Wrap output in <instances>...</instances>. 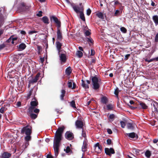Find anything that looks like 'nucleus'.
I'll use <instances>...</instances> for the list:
<instances>
[{"label": "nucleus", "mask_w": 158, "mask_h": 158, "mask_svg": "<svg viewBox=\"0 0 158 158\" xmlns=\"http://www.w3.org/2000/svg\"><path fill=\"white\" fill-rule=\"evenodd\" d=\"M65 129L64 126L59 127L56 130L55 134L54 140L53 148L55 152V155L56 157L59 152L60 144L62 140V134Z\"/></svg>", "instance_id": "nucleus-1"}, {"label": "nucleus", "mask_w": 158, "mask_h": 158, "mask_svg": "<svg viewBox=\"0 0 158 158\" xmlns=\"http://www.w3.org/2000/svg\"><path fill=\"white\" fill-rule=\"evenodd\" d=\"M32 133V127H29L28 125L24 127L21 130V133L22 134H25L26 136L24 139L26 142H28L31 139V135Z\"/></svg>", "instance_id": "nucleus-2"}, {"label": "nucleus", "mask_w": 158, "mask_h": 158, "mask_svg": "<svg viewBox=\"0 0 158 158\" xmlns=\"http://www.w3.org/2000/svg\"><path fill=\"white\" fill-rule=\"evenodd\" d=\"M71 6L73 8L74 11L77 13H80V18L83 21H85V18L84 14L83 13L84 7L82 6L81 7H79L78 6L75 5L74 4L72 3Z\"/></svg>", "instance_id": "nucleus-3"}, {"label": "nucleus", "mask_w": 158, "mask_h": 158, "mask_svg": "<svg viewBox=\"0 0 158 158\" xmlns=\"http://www.w3.org/2000/svg\"><path fill=\"white\" fill-rule=\"evenodd\" d=\"M90 78L91 80L92 83L93 85V89L95 90L99 89L100 85L98 82L99 80L101 81V80L99 79L96 76H91Z\"/></svg>", "instance_id": "nucleus-4"}, {"label": "nucleus", "mask_w": 158, "mask_h": 158, "mask_svg": "<svg viewBox=\"0 0 158 158\" xmlns=\"http://www.w3.org/2000/svg\"><path fill=\"white\" fill-rule=\"evenodd\" d=\"M50 20L52 21V20L56 23L57 25V28H60L61 27V22L55 16H52L50 17Z\"/></svg>", "instance_id": "nucleus-5"}, {"label": "nucleus", "mask_w": 158, "mask_h": 158, "mask_svg": "<svg viewBox=\"0 0 158 158\" xmlns=\"http://www.w3.org/2000/svg\"><path fill=\"white\" fill-rule=\"evenodd\" d=\"M38 105V102L37 100L31 101L30 102L31 106L29 107L28 110H29V111L32 112V110L34 108L36 107Z\"/></svg>", "instance_id": "nucleus-6"}, {"label": "nucleus", "mask_w": 158, "mask_h": 158, "mask_svg": "<svg viewBox=\"0 0 158 158\" xmlns=\"http://www.w3.org/2000/svg\"><path fill=\"white\" fill-rule=\"evenodd\" d=\"M105 152L106 155L110 156L111 154L115 153V151L114 149L112 148H105Z\"/></svg>", "instance_id": "nucleus-7"}, {"label": "nucleus", "mask_w": 158, "mask_h": 158, "mask_svg": "<svg viewBox=\"0 0 158 158\" xmlns=\"http://www.w3.org/2000/svg\"><path fill=\"white\" fill-rule=\"evenodd\" d=\"M65 138L69 140H72L74 138L73 134L70 131H67L65 134Z\"/></svg>", "instance_id": "nucleus-8"}, {"label": "nucleus", "mask_w": 158, "mask_h": 158, "mask_svg": "<svg viewBox=\"0 0 158 158\" xmlns=\"http://www.w3.org/2000/svg\"><path fill=\"white\" fill-rule=\"evenodd\" d=\"M75 125L77 128L83 129V123L82 121L77 120L75 122Z\"/></svg>", "instance_id": "nucleus-9"}, {"label": "nucleus", "mask_w": 158, "mask_h": 158, "mask_svg": "<svg viewBox=\"0 0 158 158\" xmlns=\"http://www.w3.org/2000/svg\"><path fill=\"white\" fill-rule=\"evenodd\" d=\"M29 7L27 6L26 4L23 2L21 3L20 4L19 9L22 11H24L27 10L29 9Z\"/></svg>", "instance_id": "nucleus-10"}, {"label": "nucleus", "mask_w": 158, "mask_h": 158, "mask_svg": "<svg viewBox=\"0 0 158 158\" xmlns=\"http://www.w3.org/2000/svg\"><path fill=\"white\" fill-rule=\"evenodd\" d=\"M11 156V153L4 152L1 153L0 155V158H9Z\"/></svg>", "instance_id": "nucleus-11"}, {"label": "nucleus", "mask_w": 158, "mask_h": 158, "mask_svg": "<svg viewBox=\"0 0 158 158\" xmlns=\"http://www.w3.org/2000/svg\"><path fill=\"white\" fill-rule=\"evenodd\" d=\"M95 147V150H97L96 151L98 153H100L101 152L102 150V147L101 145H100L99 143H97L94 146Z\"/></svg>", "instance_id": "nucleus-12"}, {"label": "nucleus", "mask_w": 158, "mask_h": 158, "mask_svg": "<svg viewBox=\"0 0 158 158\" xmlns=\"http://www.w3.org/2000/svg\"><path fill=\"white\" fill-rule=\"evenodd\" d=\"M57 39L58 40H61L62 39V33L61 32L60 28H57Z\"/></svg>", "instance_id": "nucleus-13"}, {"label": "nucleus", "mask_w": 158, "mask_h": 158, "mask_svg": "<svg viewBox=\"0 0 158 158\" xmlns=\"http://www.w3.org/2000/svg\"><path fill=\"white\" fill-rule=\"evenodd\" d=\"M28 114H29V116L31 118L33 119H36L37 117L38 116V115L36 114L33 113L32 112H32H30L29 111V110H28Z\"/></svg>", "instance_id": "nucleus-14"}, {"label": "nucleus", "mask_w": 158, "mask_h": 158, "mask_svg": "<svg viewBox=\"0 0 158 158\" xmlns=\"http://www.w3.org/2000/svg\"><path fill=\"white\" fill-rule=\"evenodd\" d=\"M87 141H84L83 146L82 147V150L83 152H85L87 151Z\"/></svg>", "instance_id": "nucleus-15"}, {"label": "nucleus", "mask_w": 158, "mask_h": 158, "mask_svg": "<svg viewBox=\"0 0 158 158\" xmlns=\"http://www.w3.org/2000/svg\"><path fill=\"white\" fill-rule=\"evenodd\" d=\"M17 47L19 51H22L26 48V46L25 44L22 43L20 44L19 46H18Z\"/></svg>", "instance_id": "nucleus-16"}, {"label": "nucleus", "mask_w": 158, "mask_h": 158, "mask_svg": "<svg viewBox=\"0 0 158 158\" xmlns=\"http://www.w3.org/2000/svg\"><path fill=\"white\" fill-rule=\"evenodd\" d=\"M143 59L144 60L145 62H148V63H150L154 61H158V57L151 59L149 60H148V58H144Z\"/></svg>", "instance_id": "nucleus-17"}, {"label": "nucleus", "mask_w": 158, "mask_h": 158, "mask_svg": "<svg viewBox=\"0 0 158 158\" xmlns=\"http://www.w3.org/2000/svg\"><path fill=\"white\" fill-rule=\"evenodd\" d=\"M60 60L63 63H65L66 60V55L64 54H61L60 55Z\"/></svg>", "instance_id": "nucleus-18"}, {"label": "nucleus", "mask_w": 158, "mask_h": 158, "mask_svg": "<svg viewBox=\"0 0 158 158\" xmlns=\"http://www.w3.org/2000/svg\"><path fill=\"white\" fill-rule=\"evenodd\" d=\"M61 94L60 96V99L61 101H63L64 100V97L65 96L66 91L64 89H62L61 90Z\"/></svg>", "instance_id": "nucleus-19"}, {"label": "nucleus", "mask_w": 158, "mask_h": 158, "mask_svg": "<svg viewBox=\"0 0 158 158\" xmlns=\"http://www.w3.org/2000/svg\"><path fill=\"white\" fill-rule=\"evenodd\" d=\"M56 47L59 51V53L60 51V50L61 48L62 44L61 43H60L59 41H56Z\"/></svg>", "instance_id": "nucleus-20"}, {"label": "nucleus", "mask_w": 158, "mask_h": 158, "mask_svg": "<svg viewBox=\"0 0 158 158\" xmlns=\"http://www.w3.org/2000/svg\"><path fill=\"white\" fill-rule=\"evenodd\" d=\"M152 19L155 23V25H158V16L157 15H155L152 17Z\"/></svg>", "instance_id": "nucleus-21"}, {"label": "nucleus", "mask_w": 158, "mask_h": 158, "mask_svg": "<svg viewBox=\"0 0 158 158\" xmlns=\"http://www.w3.org/2000/svg\"><path fill=\"white\" fill-rule=\"evenodd\" d=\"M126 135L128 136L129 137L131 138H134L136 136H137V138H138L137 135L134 132H132L130 133H127Z\"/></svg>", "instance_id": "nucleus-22"}, {"label": "nucleus", "mask_w": 158, "mask_h": 158, "mask_svg": "<svg viewBox=\"0 0 158 158\" xmlns=\"http://www.w3.org/2000/svg\"><path fill=\"white\" fill-rule=\"evenodd\" d=\"M96 16H97L98 18L102 19H104V15L101 12H97L96 14Z\"/></svg>", "instance_id": "nucleus-23"}, {"label": "nucleus", "mask_w": 158, "mask_h": 158, "mask_svg": "<svg viewBox=\"0 0 158 158\" xmlns=\"http://www.w3.org/2000/svg\"><path fill=\"white\" fill-rule=\"evenodd\" d=\"M42 20L45 24H48L49 23V19L46 16L43 17L42 18Z\"/></svg>", "instance_id": "nucleus-24"}, {"label": "nucleus", "mask_w": 158, "mask_h": 158, "mask_svg": "<svg viewBox=\"0 0 158 158\" xmlns=\"http://www.w3.org/2000/svg\"><path fill=\"white\" fill-rule=\"evenodd\" d=\"M81 86L85 89H88L89 88V85L86 84L85 83L84 81L82 80H81Z\"/></svg>", "instance_id": "nucleus-25"}, {"label": "nucleus", "mask_w": 158, "mask_h": 158, "mask_svg": "<svg viewBox=\"0 0 158 158\" xmlns=\"http://www.w3.org/2000/svg\"><path fill=\"white\" fill-rule=\"evenodd\" d=\"M72 69L69 66L65 70V73L68 75H69L72 72Z\"/></svg>", "instance_id": "nucleus-26"}, {"label": "nucleus", "mask_w": 158, "mask_h": 158, "mask_svg": "<svg viewBox=\"0 0 158 158\" xmlns=\"http://www.w3.org/2000/svg\"><path fill=\"white\" fill-rule=\"evenodd\" d=\"M101 102L103 104H106L108 102V99L106 96H103L101 98Z\"/></svg>", "instance_id": "nucleus-27"}, {"label": "nucleus", "mask_w": 158, "mask_h": 158, "mask_svg": "<svg viewBox=\"0 0 158 158\" xmlns=\"http://www.w3.org/2000/svg\"><path fill=\"white\" fill-rule=\"evenodd\" d=\"M76 55L78 57L81 58L83 56V53L81 51L78 50L76 52Z\"/></svg>", "instance_id": "nucleus-28"}, {"label": "nucleus", "mask_w": 158, "mask_h": 158, "mask_svg": "<svg viewBox=\"0 0 158 158\" xmlns=\"http://www.w3.org/2000/svg\"><path fill=\"white\" fill-rule=\"evenodd\" d=\"M140 106H141L142 108L143 109H146L147 108L148 106L146 105V104L143 102H140L139 104Z\"/></svg>", "instance_id": "nucleus-29"}, {"label": "nucleus", "mask_w": 158, "mask_h": 158, "mask_svg": "<svg viewBox=\"0 0 158 158\" xmlns=\"http://www.w3.org/2000/svg\"><path fill=\"white\" fill-rule=\"evenodd\" d=\"M153 106L154 109V111L157 112V108H158V103L157 102H155L154 103H153Z\"/></svg>", "instance_id": "nucleus-30"}, {"label": "nucleus", "mask_w": 158, "mask_h": 158, "mask_svg": "<svg viewBox=\"0 0 158 158\" xmlns=\"http://www.w3.org/2000/svg\"><path fill=\"white\" fill-rule=\"evenodd\" d=\"M110 121H113L115 118V115L114 114H111L109 115L108 117Z\"/></svg>", "instance_id": "nucleus-31"}, {"label": "nucleus", "mask_w": 158, "mask_h": 158, "mask_svg": "<svg viewBox=\"0 0 158 158\" xmlns=\"http://www.w3.org/2000/svg\"><path fill=\"white\" fill-rule=\"evenodd\" d=\"M40 110L36 108V107L33 109L32 110V112H34L35 114H38L40 112Z\"/></svg>", "instance_id": "nucleus-32"}, {"label": "nucleus", "mask_w": 158, "mask_h": 158, "mask_svg": "<svg viewBox=\"0 0 158 158\" xmlns=\"http://www.w3.org/2000/svg\"><path fill=\"white\" fill-rule=\"evenodd\" d=\"M127 127L128 129H133L134 127L132 123H128L127 124Z\"/></svg>", "instance_id": "nucleus-33"}, {"label": "nucleus", "mask_w": 158, "mask_h": 158, "mask_svg": "<svg viewBox=\"0 0 158 158\" xmlns=\"http://www.w3.org/2000/svg\"><path fill=\"white\" fill-rule=\"evenodd\" d=\"M145 156L148 157L149 158L151 156V153L149 150H147L145 152Z\"/></svg>", "instance_id": "nucleus-34"}, {"label": "nucleus", "mask_w": 158, "mask_h": 158, "mask_svg": "<svg viewBox=\"0 0 158 158\" xmlns=\"http://www.w3.org/2000/svg\"><path fill=\"white\" fill-rule=\"evenodd\" d=\"M87 41L89 44V43H90L91 44H93L94 41L92 39L91 37L89 38H87Z\"/></svg>", "instance_id": "nucleus-35"}, {"label": "nucleus", "mask_w": 158, "mask_h": 158, "mask_svg": "<svg viewBox=\"0 0 158 158\" xmlns=\"http://www.w3.org/2000/svg\"><path fill=\"white\" fill-rule=\"evenodd\" d=\"M70 105L73 108H76L75 102L74 100L70 102Z\"/></svg>", "instance_id": "nucleus-36"}, {"label": "nucleus", "mask_w": 158, "mask_h": 158, "mask_svg": "<svg viewBox=\"0 0 158 158\" xmlns=\"http://www.w3.org/2000/svg\"><path fill=\"white\" fill-rule=\"evenodd\" d=\"M33 89H31L29 91V93L27 95V98L29 99L30 98L31 95H32L33 91Z\"/></svg>", "instance_id": "nucleus-37"}, {"label": "nucleus", "mask_w": 158, "mask_h": 158, "mask_svg": "<svg viewBox=\"0 0 158 158\" xmlns=\"http://www.w3.org/2000/svg\"><path fill=\"white\" fill-rule=\"evenodd\" d=\"M72 81H73L72 80H70L68 81V82L67 83L68 87L69 88H71L72 87Z\"/></svg>", "instance_id": "nucleus-38"}, {"label": "nucleus", "mask_w": 158, "mask_h": 158, "mask_svg": "<svg viewBox=\"0 0 158 158\" xmlns=\"http://www.w3.org/2000/svg\"><path fill=\"white\" fill-rule=\"evenodd\" d=\"M4 18L2 15H0V27H1V24L3 23Z\"/></svg>", "instance_id": "nucleus-39"}, {"label": "nucleus", "mask_w": 158, "mask_h": 158, "mask_svg": "<svg viewBox=\"0 0 158 158\" xmlns=\"http://www.w3.org/2000/svg\"><path fill=\"white\" fill-rule=\"evenodd\" d=\"M91 33L89 30H85L84 34L86 36H88L90 35Z\"/></svg>", "instance_id": "nucleus-40"}, {"label": "nucleus", "mask_w": 158, "mask_h": 158, "mask_svg": "<svg viewBox=\"0 0 158 158\" xmlns=\"http://www.w3.org/2000/svg\"><path fill=\"white\" fill-rule=\"evenodd\" d=\"M38 81V79L35 78L31 80H30V83H32V84L34 83H36Z\"/></svg>", "instance_id": "nucleus-41"}, {"label": "nucleus", "mask_w": 158, "mask_h": 158, "mask_svg": "<svg viewBox=\"0 0 158 158\" xmlns=\"http://www.w3.org/2000/svg\"><path fill=\"white\" fill-rule=\"evenodd\" d=\"M120 29L121 31L123 33H126L127 32V30L124 27H121L120 28Z\"/></svg>", "instance_id": "nucleus-42"}, {"label": "nucleus", "mask_w": 158, "mask_h": 158, "mask_svg": "<svg viewBox=\"0 0 158 158\" xmlns=\"http://www.w3.org/2000/svg\"><path fill=\"white\" fill-rule=\"evenodd\" d=\"M82 129V137H84V138H86V134L85 131L83 129Z\"/></svg>", "instance_id": "nucleus-43"}, {"label": "nucleus", "mask_w": 158, "mask_h": 158, "mask_svg": "<svg viewBox=\"0 0 158 158\" xmlns=\"http://www.w3.org/2000/svg\"><path fill=\"white\" fill-rule=\"evenodd\" d=\"M6 110L5 107L4 106H2L0 109V112L3 114Z\"/></svg>", "instance_id": "nucleus-44"}, {"label": "nucleus", "mask_w": 158, "mask_h": 158, "mask_svg": "<svg viewBox=\"0 0 158 158\" xmlns=\"http://www.w3.org/2000/svg\"><path fill=\"white\" fill-rule=\"evenodd\" d=\"M120 124L121 125V127L123 128H124L126 126L125 123L122 121L120 122Z\"/></svg>", "instance_id": "nucleus-45"}, {"label": "nucleus", "mask_w": 158, "mask_h": 158, "mask_svg": "<svg viewBox=\"0 0 158 158\" xmlns=\"http://www.w3.org/2000/svg\"><path fill=\"white\" fill-rule=\"evenodd\" d=\"M106 106L107 110H112L113 108L112 105L110 104Z\"/></svg>", "instance_id": "nucleus-46"}, {"label": "nucleus", "mask_w": 158, "mask_h": 158, "mask_svg": "<svg viewBox=\"0 0 158 158\" xmlns=\"http://www.w3.org/2000/svg\"><path fill=\"white\" fill-rule=\"evenodd\" d=\"M64 150L67 153H69L71 151L70 147L69 146H67L66 149H64Z\"/></svg>", "instance_id": "nucleus-47"}, {"label": "nucleus", "mask_w": 158, "mask_h": 158, "mask_svg": "<svg viewBox=\"0 0 158 158\" xmlns=\"http://www.w3.org/2000/svg\"><path fill=\"white\" fill-rule=\"evenodd\" d=\"M11 36L12 37L11 43L12 44H14V41L17 40V38L15 37H14V35H12Z\"/></svg>", "instance_id": "nucleus-48"}, {"label": "nucleus", "mask_w": 158, "mask_h": 158, "mask_svg": "<svg viewBox=\"0 0 158 158\" xmlns=\"http://www.w3.org/2000/svg\"><path fill=\"white\" fill-rule=\"evenodd\" d=\"M119 93L118 89V88H116L114 90V94L116 95L117 97H118Z\"/></svg>", "instance_id": "nucleus-49"}, {"label": "nucleus", "mask_w": 158, "mask_h": 158, "mask_svg": "<svg viewBox=\"0 0 158 158\" xmlns=\"http://www.w3.org/2000/svg\"><path fill=\"white\" fill-rule=\"evenodd\" d=\"M106 142L108 145H110L112 143L111 140L110 139H108L106 140Z\"/></svg>", "instance_id": "nucleus-50"}, {"label": "nucleus", "mask_w": 158, "mask_h": 158, "mask_svg": "<svg viewBox=\"0 0 158 158\" xmlns=\"http://www.w3.org/2000/svg\"><path fill=\"white\" fill-rule=\"evenodd\" d=\"M91 10L89 8L87 10L86 12V14L87 15H88V16H89L91 14Z\"/></svg>", "instance_id": "nucleus-51"}, {"label": "nucleus", "mask_w": 158, "mask_h": 158, "mask_svg": "<svg viewBox=\"0 0 158 158\" xmlns=\"http://www.w3.org/2000/svg\"><path fill=\"white\" fill-rule=\"evenodd\" d=\"M6 47L5 45L3 44H2L0 45V51Z\"/></svg>", "instance_id": "nucleus-52"}, {"label": "nucleus", "mask_w": 158, "mask_h": 158, "mask_svg": "<svg viewBox=\"0 0 158 158\" xmlns=\"http://www.w3.org/2000/svg\"><path fill=\"white\" fill-rule=\"evenodd\" d=\"M95 54V51L93 49H91V54L90 55L92 56H94Z\"/></svg>", "instance_id": "nucleus-53"}, {"label": "nucleus", "mask_w": 158, "mask_h": 158, "mask_svg": "<svg viewBox=\"0 0 158 158\" xmlns=\"http://www.w3.org/2000/svg\"><path fill=\"white\" fill-rule=\"evenodd\" d=\"M42 11H40L37 14V15L39 17H41L42 15Z\"/></svg>", "instance_id": "nucleus-54"}, {"label": "nucleus", "mask_w": 158, "mask_h": 158, "mask_svg": "<svg viewBox=\"0 0 158 158\" xmlns=\"http://www.w3.org/2000/svg\"><path fill=\"white\" fill-rule=\"evenodd\" d=\"M107 132L109 134H111L112 133V132L111 129L108 128L107 129Z\"/></svg>", "instance_id": "nucleus-55"}, {"label": "nucleus", "mask_w": 158, "mask_h": 158, "mask_svg": "<svg viewBox=\"0 0 158 158\" xmlns=\"http://www.w3.org/2000/svg\"><path fill=\"white\" fill-rule=\"evenodd\" d=\"M130 56V54H127L125 56V58H124L125 60H127L128 59V58H129V57Z\"/></svg>", "instance_id": "nucleus-56"}, {"label": "nucleus", "mask_w": 158, "mask_h": 158, "mask_svg": "<svg viewBox=\"0 0 158 158\" xmlns=\"http://www.w3.org/2000/svg\"><path fill=\"white\" fill-rule=\"evenodd\" d=\"M37 32V31H31L29 32V34L31 35L34 33H36Z\"/></svg>", "instance_id": "nucleus-57"}, {"label": "nucleus", "mask_w": 158, "mask_h": 158, "mask_svg": "<svg viewBox=\"0 0 158 158\" xmlns=\"http://www.w3.org/2000/svg\"><path fill=\"white\" fill-rule=\"evenodd\" d=\"M40 73H37V74L36 75L35 77V78L36 79H37L38 80L39 77L40 75Z\"/></svg>", "instance_id": "nucleus-58"}, {"label": "nucleus", "mask_w": 158, "mask_h": 158, "mask_svg": "<svg viewBox=\"0 0 158 158\" xmlns=\"http://www.w3.org/2000/svg\"><path fill=\"white\" fill-rule=\"evenodd\" d=\"M128 105L130 107L131 109L132 110H135V109H136L137 108L136 107H135L129 105V104H128Z\"/></svg>", "instance_id": "nucleus-59"}, {"label": "nucleus", "mask_w": 158, "mask_h": 158, "mask_svg": "<svg viewBox=\"0 0 158 158\" xmlns=\"http://www.w3.org/2000/svg\"><path fill=\"white\" fill-rule=\"evenodd\" d=\"M21 103L20 102H18L16 103V106L17 107H19L21 106Z\"/></svg>", "instance_id": "nucleus-60"}, {"label": "nucleus", "mask_w": 158, "mask_h": 158, "mask_svg": "<svg viewBox=\"0 0 158 158\" xmlns=\"http://www.w3.org/2000/svg\"><path fill=\"white\" fill-rule=\"evenodd\" d=\"M12 37L10 36L8 40H7L6 41V42L7 43H10V42H11L12 41Z\"/></svg>", "instance_id": "nucleus-61"}, {"label": "nucleus", "mask_w": 158, "mask_h": 158, "mask_svg": "<svg viewBox=\"0 0 158 158\" xmlns=\"http://www.w3.org/2000/svg\"><path fill=\"white\" fill-rule=\"evenodd\" d=\"M37 48L38 50L39 51V53H40V51L41 50V49H42L41 46H38L37 47Z\"/></svg>", "instance_id": "nucleus-62"}, {"label": "nucleus", "mask_w": 158, "mask_h": 158, "mask_svg": "<svg viewBox=\"0 0 158 158\" xmlns=\"http://www.w3.org/2000/svg\"><path fill=\"white\" fill-rule=\"evenodd\" d=\"M155 40L156 42L158 41V33L156 34L155 36Z\"/></svg>", "instance_id": "nucleus-63"}, {"label": "nucleus", "mask_w": 158, "mask_h": 158, "mask_svg": "<svg viewBox=\"0 0 158 158\" xmlns=\"http://www.w3.org/2000/svg\"><path fill=\"white\" fill-rule=\"evenodd\" d=\"M47 158H53V157L51 155L48 154L47 156Z\"/></svg>", "instance_id": "nucleus-64"}]
</instances>
